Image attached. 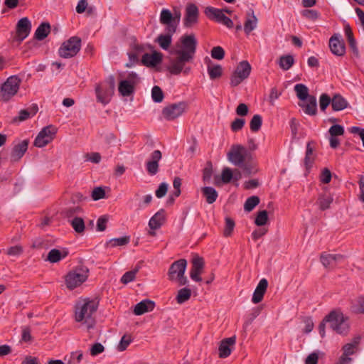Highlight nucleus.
Listing matches in <instances>:
<instances>
[{
    "label": "nucleus",
    "instance_id": "f257e3e1",
    "mask_svg": "<svg viewBox=\"0 0 364 364\" xmlns=\"http://www.w3.org/2000/svg\"><path fill=\"white\" fill-rule=\"evenodd\" d=\"M228 160L235 166L241 168L249 176L257 173V164L252 155L242 145L233 144L227 154Z\"/></svg>",
    "mask_w": 364,
    "mask_h": 364
},
{
    "label": "nucleus",
    "instance_id": "f03ea898",
    "mask_svg": "<svg viewBox=\"0 0 364 364\" xmlns=\"http://www.w3.org/2000/svg\"><path fill=\"white\" fill-rule=\"evenodd\" d=\"M98 307V302L89 299L78 302L75 306V319L77 322H81L90 329L93 328L95 323L93 315Z\"/></svg>",
    "mask_w": 364,
    "mask_h": 364
},
{
    "label": "nucleus",
    "instance_id": "7ed1b4c3",
    "mask_svg": "<svg viewBox=\"0 0 364 364\" xmlns=\"http://www.w3.org/2000/svg\"><path fill=\"white\" fill-rule=\"evenodd\" d=\"M326 322L330 323L331 328L339 334L346 335L349 331L348 318L339 311H332L325 316L318 326L319 333L321 337L325 336Z\"/></svg>",
    "mask_w": 364,
    "mask_h": 364
},
{
    "label": "nucleus",
    "instance_id": "20e7f679",
    "mask_svg": "<svg viewBox=\"0 0 364 364\" xmlns=\"http://www.w3.org/2000/svg\"><path fill=\"white\" fill-rule=\"evenodd\" d=\"M88 276L89 269L86 266H77L65 275V285L68 289L73 290L83 284Z\"/></svg>",
    "mask_w": 364,
    "mask_h": 364
},
{
    "label": "nucleus",
    "instance_id": "39448f33",
    "mask_svg": "<svg viewBox=\"0 0 364 364\" xmlns=\"http://www.w3.org/2000/svg\"><path fill=\"white\" fill-rule=\"evenodd\" d=\"M187 267V261L185 259H180L171 264L168 269V277L170 281H176L179 286L186 285L188 279L185 276Z\"/></svg>",
    "mask_w": 364,
    "mask_h": 364
},
{
    "label": "nucleus",
    "instance_id": "423d86ee",
    "mask_svg": "<svg viewBox=\"0 0 364 364\" xmlns=\"http://www.w3.org/2000/svg\"><path fill=\"white\" fill-rule=\"evenodd\" d=\"M176 57L170 60L169 65L167 67L168 71L174 75H178L181 73L184 75H188L191 70V67L187 65V63H191L193 60L186 57L182 54L176 52Z\"/></svg>",
    "mask_w": 364,
    "mask_h": 364
},
{
    "label": "nucleus",
    "instance_id": "0eeeda50",
    "mask_svg": "<svg viewBox=\"0 0 364 364\" xmlns=\"http://www.w3.org/2000/svg\"><path fill=\"white\" fill-rule=\"evenodd\" d=\"M81 48V39L77 36H73L65 41L58 50L59 55L64 58L75 56Z\"/></svg>",
    "mask_w": 364,
    "mask_h": 364
},
{
    "label": "nucleus",
    "instance_id": "6e6552de",
    "mask_svg": "<svg viewBox=\"0 0 364 364\" xmlns=\"http://www.w3.org/2000/svg\"><path fill=\"white\" fill-rule=\"evenodd\" d=\"M21 82V79L16 75L8 77L1 87V99L7 102L14 97L19 90Z\"/></svg>",
    "mask_w": 364,
    "mask_h": 364
},
{
    "label": "nucleus",
    "instance_id": "1a4fd4ad",
    "mask_svg": "<svg viewBox=\"0 0 364 364\" xmlns=\"http://www.w3.org/2000/svg\"><path fill=\"white\" fill-rule=\"evenodd\" d=\"M252 67L247 60H242L239 63L235 70L230 77V85L232 87H236L244 80L247 79L250 75Z\"/></svg>",
    "mask_w": 364,
    "mask_h": 364
},
{
    "label": "nucleus",
    "instance_id": "9d476101",
    "mask_svg": "<svg viewBox=\"0 0 364 364\" xmlns=\"http://www.w3.org/2000/svg\"><path fill=\"white\" fill-rule=\"evenodd\" d=\"M187 109V102L182 101L166 106L162 109L161 114L166 120L171 121L181 116Z\"/></svg>",
    "mask_w": 364,
    "mask_h": 364
},
{
    "label": "nucleus",
    "instance_id": "9b49d317",
    "mask_svg": "<svg viewBox=\"0 0 364 364\" xmlns=\"http://www.w3.org/2000/svg\"><path fill=\"white\" fill-rule=\"evenodd\" d=\"M182 49L176 52L188 58L193 60L196 51L197 40L194 34L184 35L181 38Z\"/></svg>",
    "mask_w": 364,
    "mask_h": 364
},
{
    "label": "nucleus",
    "instance_id": "f8f14e48",
    "mask_svg": "<svg viewBox=\"0 0 364 364\" xmlns=\"http://www.w3.org/2000/svg\"><path fill=\"white\" fill-rule=\"evenodd\" d=\"M57 130V128L53 125L43 127L36 137L33 143L34 146L42 148L50 143L54 139Z\"/></svg>",
    "mask_w": 364,
    "mask_h": 364
},
{
    "label": "nucleus",
    "instance_id": "ddd939ff",
    "mask_svg": "<svg viewBox=\"0 0 364 364\" xmlns=\"http://www.w3.org/2000/svg\"><path fill=\"white\" fill-rule=\"evenodd\" d=\"M205 13L210 18L214 19L217 22L223 23L228 28H231L233 27L232 21L224 14L223 10L213 7H207L205 9Z\"/></svg>",
    "mask_w": 364,
    "mask_h": 364
},
{
    "label": "nucleus",
    "instance_id": "4468645a",
    "mask_svg": "<svg viewBox=\"0 0 364 364\" xmlns=\"http://www.w3.org/2000/svg\"><path fill=\"white\" fill-rule=\"evenodd\" d=\"M31 23L27 17L21 18L16 25V41L22 42L30 33Z\"/></svg>",
    "mask_w": 364,
    "mask_h": 364
},
{
    "label": "nucleus",
    "instance_id": "2eb2a0df",
    "mask_svg": "<svg viewBox=\"0 0 364 364\" xmlns=\"http://www.w3.org/2000/svg\"><path fill=\"white\" fill-rule=\"evenodd\" d=\"M198 9L193 4H190L186 8V14L183 24L185 27L191 28L198 23Z\"/></svg>",
    "mask_w": 364,
    "mask_h": 364
},
{
    "label": "nucleus",
    "instance_id": "dca6fc26",
    "mask_svg": "<svg viewBox=\"0 0 364 364\" xmlns=\"http://www.w3.org/2000/svg\"><path fill=\"white\" fill-rule=\"evenodd\" d=\"M236 343V337L232 336L223 339L220 342L218 347V355L220 358H225L228 357L232 352Z\"/></svg>",
    "mask_w": 364,
    "mask_h": 364
},
{
    "label": "nucleus",
    "instance_id": "f3484780",
    "mask_svg": "<svg viewBox=\"0 0 364 364\" xmlns=\"http://www.w3.org/2000/svg\"><path fill=\"white\" fill-rule=\"evenodd\" d=\"M160 23L166 26V31L176 33L177 28V23L174 22V17L173 14L166 9H163L160 14Z\"/></svg>",
    "mask_w": 364,
    "mask_h": 364
},
{
    "label": "nucleus",
    "instance_id": "a211bd4d",
    "mask_svg": "<svg viewBox=\"0 0 364 364\" xmlns=\"http://www.w3.org/2000/svg\"><path fill=\"white\" fill-rule=\"evenodd\" d=\"M28 146V140L25 139L16 144L11 153V162L18 161L26 152Z\"/></svg>",
    "mask_w": 364,
    "mask_h": 364
},
{
    "label": "nucleus",
    "instance_id": "6ab92c4d",
    "mask_svg": "<svg viewBox=\"0 0 364 364\" xmlns=\"http://www.w3.org/2000/svg\"><path fill=\"white\" fill-rule=\"evenodd\" d=\"M331 51L336 55L343 56L346 53L345 45L343 41L339 39V35L334 34L329 40Z\"/></svg>",
    "mask_w": 364,
    "mask_h": 364
},
{
    "label": "nucleus",
    "instance_id": "aec40b11",
    "mask_svg": "<svg viewBox=\"0 0 364 364\" xmlns=\"http://www.w3.org/2000/svg\"><path fill=\"white\" fill-rule=\"evenodd\" d=\"M162 154L161 151L155 150L151 155V160L146 162V170L149 174L154 176L159 171V161L161 160Z\"/></svg>",
    "mask_w": 364,
    "mask_h": 364
},
{
    "label": "nucleus",
    "instance_id": "412c9836",
    "mask_svg": "<svg viewBox=\"0 0 364 364\" xmlns=\"http://www.w3.org/2000/svg\"><path fill=\"white\" fill-rule=\"evenodd\" d=\"M362 337L360 335L355 336L352 339L350 343H346L342 348L343 353L342 356L345 358H350L349 356L353 355L359 350V345L360 343Z\"/></svg>",
    "mask_w": 364,
    "mask_h": 364
},
{
    "label": "nucleus",
    "instance_id": "4be33fe9",
    "mask_svg": "<svg viewBox=\"0 0 364 364\" xmlns=\"http://www.w3.org/2000/svg\"><path fill=\"white\" fill-rule=\"evenodd\" d=\"M344 257L342 255H333L323 253L321 255V262L323 265L326 268H334L338 262L343 259Z\"/></svg>",
    "mask_w": 364,
    "mask_h": 364
},
{
    "label": "nucleus",
    "instance_id": "5701e85b",
    "mask_svg": "<svg viewBox=\"0 0 364 364\" xmlns=\"http://www.w3.org/2000/svg\"><path fill=\"white\" fill-rule=\"evenodd\" d=\"M268 287V282L266 279H262L257 284L252 298L254 304H258L262 301L264 295Z\"/></svg>",
    "mask_w": 364,
    "mask_h": 364
},
{
    "label": "nucleus",
    "instance_id": "b1692460",
    "mask_svg": "<svg viewBox=\"0 0 364 364\" xmlns=\"http://www.w3.org/2000/svg\"><path fill=\"white\" fill-rule=\"evenodd\" d=\"M162 60V54L154 51L153 53H144L141 58V63L146 67H154Z\"/></svg>",
    "mask_w": 364,
    "mask_h": 364
},
{
    "label": "nucleus",
    "instance_id": "393cba45",
    "mask_svg": "<svg viewBox=\"0 0 364 364\" xmlns=\"http://www.w3.org/2000/svg\"><path fill=\"white\" fill-rule=\"evenodd\" d=\"M155 307V303L149 299H145L138 303L134 309V314L139 316L146 312L151 311Z\"/></svg>",
    "mask_w": 364,
    "mask_h": 364
},
{
    "label": "nucleus",
    "instance_id": "a878e982",
    "mask_svg": "<svg viewBox=\"0 0 364 364\" xmlns=\"http://www.w3.org/2000/svg\"><path fill=\"white\" fill-rule=\"evenodd\" d=\"M333 201L332 194L328 191H325L318 195L316 203L321 210L324 211L330 208L331 204Z\"/></svg>",
    "mask_w": 364,
    "mask_h": 364
},
{
    "label": "nucleus",
    "instance_id": "bb28decb",
    "mask_svg": "<svg viewBox=\"0 0 364 364\" xmlns=\"http://www.w3.org/2000/svg\"><path fill=\"white\" fill-rule=\"evenodd\" d=\"M164 210L161 209L154 216L151 218L149 222V226L151 230H157L165 222Z\"/></svg>",
    "mask_w": 364,
    "mask_h": 364
},
{
    "label": "nucleus",
    "instance_id": "cd10ccee",
    "mask_svg": "<svg viewBox=\"0 0 364 364\" xmlns=\"http://www.w3.org/2000/svg\"><path fill=\"white\" fill-rule=\"evenodd\" d=\"M97 100L99 102L107 105L111 100V97L114 92H110V90H102L100 85H97L95 88Z\"/></svg>",
    "mask_w": 364,
    "mask_h": 364
},
{
    "label": "nucleus",
    "instance_id": "c85d7f7f",
    "mask_svg": "<svg viewBox=\"0 0 364 364\" xmlns=\"http://www.w3.org/2000/svg\"><path fill=\"white\" fill-rule=\"evenodd\" d=\"M68 254L67 250L60 251L57 249H52L48 254L47 260L51 263H56L65 258Z\"/></svg>",
    "mask_w": 364,
    "mask_h": 364
},
{
    "label": "nucleus",
    "instance_id": "c756f323",
    "mask_svg": "<svg viewBox=\"0 0 364 364\" xmlns=\"http://www.w3.org/2000/svg\"><path fill=\"white\" fill-rule=\"evenodd\" d=\"M257 24V18L254 15V11L251 10V13L247 14V18L244 24V31L247 35H249L256 27Z\"/></svg>",
    "mask_w": 364,
    "mask_h": 364
},
{
    "label": "nucleus",
    "instance_id": "7c9ffc66",
    "mask_svg": "<svg viewBox=\"0 0 364 364\" xmlns=\"http://www.w3.org/2000/svg\"><path fill=\"white\" fill-rule=\"evenodd\" d=\"M347 100L341 95H335L332 98V109L334 111H341L348 107Z\"/></svg>",
    "mask_w": 364,
    "mask_h": 364
},
{
    "label": "nucleus",
    "instance_id": "2f4dec72",
    "mask_svg": "<svg viewBox=\"0 0 364 364\" xmlns=\"http://www.w3.org/2000/svg\"><path fill=\"white\" fill-rule=\"evenodd\" d=\"M38 110V106L36 105H33L31 107L26 109H21L19 112V114L18 117L14 118V121L18 120L20 122L24 121L30 118L31 117L34 116Z\"/></svg>",
    "mask_w": 364,
    "mask_h": 364
},
{
    "label": "nucleus",
    "instance_id": "473e14b6",
    "mask_svg": "<svg viewBox=\"0 0 364 364\" xmlns=\"http://www.w3.org/2000/svg\"><path fill=\"white\" fill-rule=\"evenodd\" d=\"M50 32V26L48 22L40 24L35 32V38L38 41L45 39Z\"/></svg>",
    "mask_w": 364,
    "mask_h": 364
},
{
    "label": "nucleus",
    "instance_id": "72a5a7b5",
    "mask_svg": "<svg viewBox=\"0 0 364 364\" xmlns=\"http://www.w3.org/2000/svg\"><path fill=\"white\" fill-rule=\"evenodd\" d=\"M201 191L208 204H213L217 200L218 193L214 188L205 186L202 188Z\"/></svg>",
    "mask_w": 364,
    "mask_h": 364
},
{
    "label": "nucleus",
    "instance_id": "f704fd0d",
    "mask_svg": "<svg viewBox=\"0 0 364 364\" xmlns=\"http://www.w3.org/2000/svg\"><path fill=\"white\" fill-rule=\"evenodd\" d=\"M174 33L167 31L166 34H161L156 39L160 47L164 50H167L172 42V36Z\"/></svg>",
    "mask_w": 364,
    "mask_h": 364
},
{
    "label": "nucleus",
    "instance_id": "c9c22d12",
    "mask_svg": "<svg viewBox=\"0 0 364 364\" xmlns=\"http://www.w3.org/2000/svg\"><path fill=\"white\" fill-rule=\"evenodd\" d=\"M192 291L188 287H183L178 291L176 301L178 304H182L191 299Z\"/></svg>",
    "mask_w": 364,
    "mask_h": 364
},
{
    "label": "nucleus",
    "instance_id": "e433bc0d",
    "mask_svg": "<svg viewBox=\"0 0 364 364\" xmlns=\"http://www.w3.org/2000/svg\"><path fill=\"white\" fill-rule=\"evenodd\" d=\"M118 90L121 95L129 96L134 91V85L129 81L122 80L119 84Z\"/></svg>",
    "mask_w": 364,
    "mask_h": 364
},
{
    "label": "nucleus",
    "instance_id": "4c0bfd02",
    "mask_svg": "<svg viewBox=\"0 0 364 364\" xmlns=\"http://www.w3.org/2000/svg\"><path fill=\"white\" fill-rule=\"evenodd\" d=\"M306 100L307 104L303 106L304 112L309 115H315L317 112L316 98L314 96H310Z\"/></svg>",
    "mask_w": 364,
    "mask_h": 364
},
{
    "label": "nucleus",
    "instance_id": "58836bf2",
    "mask_svg": "<svg viewBox=\"0 0 364 364\" xmlns=\"http://www.w3.org/2000/svg\"><path fill=\"white\" fill-rule=\"evenodd\" d=\"M294 59L291 55H282L279 58V65L284 70H288L294 65Z\"/></svg>",
    "mask_w": 364,
    "mask_h": 364
},
{
    "label": "nucleus",
    "instance_id": "ea45409f",
    "mask_svg": "<svg viewBox=\"0 0 364 364\" xmlns=\"http://www.w3.org/2000/svg\"><path fill=\"white\" fill-rule=\"evenodd\" d=\"M294 91L296 92L297 97L300 100H305L308 99L309 97V89L304 84H296L294 86Z\"/></svg>",
    "mask_w": 364,
    "mask_h": 364
},
{
    "label": "nucleus",
    "instance_id": "a19ab883",
    "mask_svg": "<svg viewBox=\"0 0 364 364\" xmlns=\"http://www.w3.org/2000/svg\"><path fill=\"white\" fill-rule=\"evenodd\" d=\"M70 225L74 230L79 234L85 231V225L84 220L80 217H74V218L70 220Z\"/></svg>",
    "mask_w": 364,
    "mask_h": 364
},
{
    "label": "nucleus",
    "instance_id": "79ce46f5",
    "mask_svg": "<svg viewBox=\"0 0 364 364\" xmlns=\"http://www.w3.org/2000/svg\"><path fill=\"white\" fill-rule=\"evenodd\" d=\"M208 73L211 80L219 78L222 76L223 69L220 65H208Z\"/></svg>",
    "mask_w": 364,
    "mask_h": 364
},
{
    "label": "nucleus",
    "instance_id": "37998d69",
    "mask_svg": "<svg viewBox=\"0 0 364 364\" xmlns=\"http://www.w3.org/2000/svg\"><path fill=\"white\" fill-rule=\"evenodd\" d=\"M130 241L129 236H124L119 238H113L109 240L107 242V246H110L112 247H117V246H124L127 245Z\"/></svg>",
    "mask_w": 364,
    "mask_h": 364
},
{
    "label": "nucleus",
    "instance_id": "c03bdc74",
    "mask_svg": "<svg viewBox=\"0 0 364 364\" xmlns=\"http://www.w3.org/2000/svg\"><path fill=\"white\" fill-rule=\"evenodd\" d=\"M259 198L258 196H251L246 200L244 204V209L247 212H250L259 204Z\"/></svg>",
    "mask_w": 364,
    "mask_h": 364
},
{
    "label": "nucleus",
    "instance_id": "a18cd8bd",
    "mask_svg": "<svg viewBox=\"0 0 364 364\" xmlns=\"http://www.w3.org/2000/svg\"><path fill=\"white\" fill-rule=\"evenodd\" d=\"M262 124V118L259 114H255L250 122V127L252 132H258Z\"/></svg>",
    "mask_w": 364,
    "mask_h": 364
},
{
    "label": "nucleus",
    "instance_id": "49530a36",
    "mask_svg": "<svg viewBox=\"0 0 364 364\" xmlns=\"http://www.w3.org/2000/svg\"><path fill=\"white\" fill-rule=\"evenodd\" d=\"M235 226V221L232 218L229 217L225 218V225L223 230V236L225 237H230L232 234Z\"/></svg>",
    "mask_w": 364,
    "mask_h": 364
},
{
    "label": "nucleus",
    "instance_id": "de8ad7c7",
    "mask_svg": "<svg viewBox=\"0 0 364 364\" xmlns=\"http://www.w3.org/2000/svg\"><path fill=\"white\" fill-rule=\"evenodd\" d=\"M151 97L155 102H161L163 101L164 95L160 87L155 85L151 90Z\"/></svg>",
    "mask_w": 364,
    "mask_h": 364
},
{
    "label": "nucleus",
    "instance_id": "09e8293b",
    "mask_svg": "<svg viewBox=\"0 0 364 364\" xmlns=\"http://www.w3.org/2000/svg\"><path fill=\"white\" fill-rule=\"evenodd\" d=\"M268 220V213L267 210L259 211L255 218V223L257 226L264 225Z\"/></svg>",
    "mask_w": 364,
    "mask_h": 364
},
{
    "label": "nucleus",
    "instance_id": "8fccbe9b",
    "mask_svg": "<svg viewBox=\"0 0 364 364\" xmlns=\"http://www.w3.org/2000/svg\"><path fill=\"white\" fill-rule=\"evenodd\" d=\"M132 341V338L130 335H124L117 346V350L121 352L125 350Z\"/></svg>",
    "mask_w": 364,
    "mask_h": 364
},
{
    "label": "nucleus",
    "instance_id": "3c124183",
    "mask_svg": "<svg viewBox=\"0 0 364 364\" xmlns=\"http://www.w3.org/2000/svg\"><path fill=\"white\" fill-rule=\"evenodd\" d=\"M138 269L127 272L121 278V282L124 284H127L134 280Z\"/></svg>",
    "mask_w": 364,
    "mask_h": 364
},
{
    "label": "nucleus",
    "instance_id": "603ef678",
    "mask_svg": "<svg viewBox=\"0 0 364 364\" xmlns=\"http://www.w3.org/2000/svg\"><path fill=\"white\" fill-rule=\"evenodd\" d=\"M211 57L214 59L220 60L225 57V50L221 46H215L211 50Z\"/></svg>",
    "mask_w": 364,
    "mask_h": 364
},
{
    "label": "nucleus",
    "instance_id": "864d4df0",
    "mask_svg": "<svg viewBox=\"0 0 364 364\" xmlns=\"http://www.w3.org/2000/svg\"><path fill=\"white\" fill-rule=\"evenodd\" d=\"M328 132L331 136H342L344 134V128L340 124H334L330 127Z\"/></svg>",
    "mask_w": 364,
    "mask_h": 364
},
{
    "label": "nucleus",
    "instance_id": "5fc2aeb1",
    "mask_svg": "<svg viewBox=\"0 0 364 364\" xmlns=\"http://www.w3.org/2000/svg\"><path fill=\"white\" fill-rule=\"evenodd\" d=\"M232 177H233L232 171L230 168L225 167L223 169L222 173H221V180L224 183H230L231 181Z\"/></svg>",
    "mask_w": 364,
    "mask_h": 364
},
{
    "label": "nucleus",
    "instance_id": "6e6d98bb",
    "mask_svg": "<svg viewBox=\"0 0 364 364\" xmlns=\"http://www.w3.org/2000/svg\"><path fill=\"white\" fill-rule=\"evenodd\" d=\"M81 211L82 209L80 206L70 207L68 208H65L63 211V214L64 215L65 217L69 218L73 217L75 215L79 214L80 213H81Z\"/></svg>",
    "mask_w": 364,
    "mask_h": 364
},
{
    "label": "nucleus",
    "instance_id": "4d7b16f0",
    "mask_svg": "<svg viewBox=\"0 0 364 364\" xmlns=\"http://www.w3.org/2000/svg\"><path fill=\"white\" fill-rule=\"evenodd\" d=\"M245 124V120L242 118H236L230 125L231 129L234 132L241 130Z\"/></svg>",
    "mask_w": 364,
    "mask_h": 364
},
{
    "label": "nucleus",
    "instance_id": "13d9d810",
    "mask_svg": "<svg viewBox=\"0 0 364 364\" xmlns=\"http://www.w3.org/2000/svg\"><path fill=\"white\" fill-rule=\"evenodd\" d=\"M332 104V99L327 94H322L320 97L319 105L322 111H325L327 107Z\"/></svg>",
    "mask_w": 364,
    "mask_h": 364
},
{
    "label": "nucleus",
    "instance_id": "bf43d9fd",
    "mask_svg": "<svg viewBox=\"0 0 364 364\" xmlns=\"http://www.w3.org/2000/svg\"><path fill=\"white\" fill-rule=\"evenodd\" d=\"M92 198L94 200H98L105 198V191L102 187H96L92 192Z\"/></svg>",
    "mask_w": 364,
    "mask_h": 364
},
{
    "label": "nucleus",
    "instance_id": "052dcab7",
    "mask_svg": "<svg viewBox=\"0 0 364 364\" xmlns=\"http://www.w3.org/2000/svg\"><path fill=\"white\" fill-rule=\"evenodd\" d=\"M23 252V248L21 245H17L10 247L6 250V254L9 256H19Z\"/></svg>",
    "mask_w": 364,
    "mask_h": 364
},
{
    "label": "nucleus",
    "instance_id": "680f3d73",
    "mask_svg": "<svg viewBox=\"0 0 364 364\" xmlns=\"http://www.w3.org/2000/svg\"><path fill=\"white\" fill-rule=\"evenodd\" d=\"M331 178H332V174H331V171L327 168H323L320 175L321 182H322L323 183L327 184L331 181Z\"/></svg>",
    "mask_w": 364,
    "mask_h": 364
},
{
    "label": "nucleus",
    "instance_id": "e2e57ef3",
    "mask_svg": "<svg viewBox=\"0 0 364 364\" xmlns=\"http://www.w3.org/2000/svg\"><path fill=\"white\" fill-rule=\"evenodd\" d=\"M108 222V217L107 215H102L100 217L97 222V231L102 232L106 230L107 223Z\"/></svg>",
    "mask_w": 364,
    "mask_h": 364
},
{
    "label": "nucleus",
    "instance_id": "0e129e2a",
    "mask_svg": "<svg viewBox=\"0 0 364 364\" xmlns=\"http://www.w3.org/2000/svg\"><path fill=\"white\" fill-rule=\"evenodd\" d=\"M302 15L308 19L316 20L319 17V13L316 10L306 9L302 11Z\"/></svg>",
    "mask_w": 364,
    "mask_h": 364
},
{
    "label": "nucleus",
    "instance_id": "69168bd1",
    "mask_svg": "<svg viewBox=\"0 0 364 364\" xmlns=\"http://www.w3.org/2000/svg\"><path fill=\"white\" fill-rule=\"evenodd\" d=\"M173 186L174 188L173 196L174 197H178L181 195V179L179 177H175L173 181Z\"/></svg>",
    "mask_w": 364,
    "mask_h": 364
},
{
    "label": "nucleus",
    "instance_id": "338daca9",
    "mask_svg": "<svg viewBox=\"0 0 364 364\" xmlns=\"http://www.w3.org/2000/svg\"><path fill=\"white\" fill-rule=\"evenodd\" d=\"M105 350V347L100 343H95L90 348V354L96 356Z\"/></svg>",
    "mask_w": 364,
    "mask_h": 364
},
{
    "label": "nucleus",
    "instance_id": "774afa93",
    "mask_svg": "<svg viewBox=\"0 0 364 364\" xmlns=\"http://www.w3.org/2000/svg\"><path fill=\"white\" fill-rule=\"evenodd\" d=\"M192 269L203 270L204 267V261L202 257H195L192 260Z\"/></svg>",
    "mask_w": 364,
    "mask_h": 364
}]
</instances>
